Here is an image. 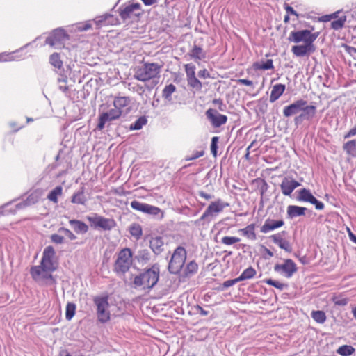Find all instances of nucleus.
I'll return each mask as SVG.
<instances>
[{
  "mask_svg": "<svg viewBox=\"0 0 356 356\" xmlns=\"http://www.w3.org/2000/svg\"><path fill=\"white\" fill-rule=\"evenodd\" d=\"M159 265H152L151 268L134 277V287L143 290L152 289L159 281Z\"/></svg>",
  "mask_w": 356,
  "mask_h": 356,
  "instance_id": "f257e3e1",
  "label": "nucleus"
},
{
  "mask_svg": "<svg viewBox=\"0 0 356 356\" xmlns=\"http://www.w3.org/2000/svg\"><path fill=\"white\" fill-rule=\"evenodd\" d=\"M161 66L155 63H146L134 70V79L145 82L159 77Z\"/></svg>",
  "mask_w": 356,
  "mask_h": 356,
  "instance_id": "f03ea898",
  "label": "nucleus"
},
{
  "mask_svg": "<svg viewBox=\"0 0 356 356\" xmlns=\"http://www.w3.org/2000/svg\"><path fill=\"white\" fill-rule=\"evenodd\" d=\"M133 254L130 248H125L121 250L115 261L113 270L118 274L127 273L133 263Z\"/></svg>",
  "mask_w": 356,
  "mask_h": 356,
  "instance_id": "7ed1b4c3",
  "label": "nucleus"
},
{
  "mask_svg": "<svg viewBox=\"0 0 356 356\" xmlns=\"http://www.w3.org/2000/svg\"><path fill=\"white\" fill-rule=\"evenodd\" d=\"M186 258V251L181 246L177 248L168 264V270L171 273L177 274L184 266Z\"/></svg>",
  "mask_w": 356,
  "mask_h": 356,
  "instance_id": "20e7f679",
  "label": "nucleus"
},
{
  "mask_svg": "<svg viewBox=\"0 0 356 356\" xmlns=\"http://www.w3.org/2000/svg\"><path fill=\"white\" fill-rule=\"evenodd\" d=\"M87 220L95 229H101L104 231H111L117 225L113 218H105L97 213L87 216Z\"/></svg>",
  "mask_w": 356,
  "mask_h": 356,
  "instance_id": "39448f33",
  "label": "nucleus"
},
{
  "mask_svg": "<svg viewBox=\"0 0 356 356\" xmlns=\"http://www.w3.org/2000/svg\"><path fill=\"white\" fill-rule=\"evenodd\" d=\"M94 303L97 307V316L99 322L104 323L111 318L109 303L107 296H97L94 298Z\"/></svg>",
  "mask_w": 356,
  "mask_h": 356,
  "instance_id": "423d86ee",
  "label": "nucleus"
},
{
  "mask_svg": "<svg viewBox=\"0 0 356 356\" xmlns=\"http://www.w3.org/2000/svg\"><path fill=\"white\" fill-rule=\"evenodd\" d=\"M318 36V33H312L309 30H301L298 31H291L289 40L295 43L304 42V44H314V42Z\"/></svg>",
  "mask_w": 356,
  "mask_h": 356,
  "instance_id": "0eeeda50",
  "label": "nucleus"
},
{
  "mask_svg": "<svg viewBox=\"0 0 356 356\" xmlns=\"http://www.w3.org/2000/svg\"><path fill=\"white\" fill-rule=\"evenodd\" d=\"M228 206L229 204L224 202L220 199H218L215 202H212L201 216L200 220H207L208 221H211L218 213L222 212L225 207Z\"/></svg>",
  "mask_w": 356,
  "mask_h": 356,
  "instance_id": "6e6552de",
  "label": "nucleus"
},
{
  "mask_svg": "<svg viewBox=\"0 0 356 356\" xmlns=\"http://www.w3.org/2000/svg\"><path fill=\"white\" fill-rule=\"evenodd\" d=\"M140 9L141 6L140 3H132L124 8H120L119 15L124 21L129 19L135 20L141 15V13L140 12Z\"/></svg>",
  "mask_w": 356,
  "mask_h": 356,
  "instance_id": "1a4fd4ad",
  "label": "nucleus"
},
{
  "mask_svg": "<svg viewBox=\"0 0 356 356\" xmlns=\"http://www.w3.org/2000/svg\"><path fill=\"white\" fill-rule=\"evenodd\" d=\"M130 206L133 209L148 215L156 216L161 213V219L164 216V213L160 208L147 203L134 200L131 202Z\"/></svg>",
  "mask_w": 356,
  "mask_h": 356,
  "instance_id": "9d476101",
  "label": "nucleus"
},
{
  "mask_svg": "<svg viewBox=\"0 0 356 356\" xmlns=\"http://www.w3.org/2000/svg\"><path fill=\"white\" fill-rule=\"evenodd\" d=\"M56 252L51 245L46 247L43 251L41 264L43 265L47 270L54 271L56 268V263L55 261Z\"/></svg>",
  "mask_w": 356,
  "mask_h": 356,
  "instance_id": "9b49d317",
  "label": "nucleus"
},
{
  "mask_svg": "<svg viewBox=\"0 0 356 356\" xmlns=\"http://www.w3.org/2000/svg\"><path fill=\"white\" fill-rule=\"evenodd\" d=\"M67 38V35L63 29H56L51 35L47 38L45 43L51 47L57 48L61 46L63 42Z\"/></svg>",
  "mask_w": 356,
  "mask_h": 356,
  "instance_id": "f8f14e48",
  "label": "nucleus"
},
{
  "mask_svg": "<svg viewBox=\"0 0 356 356\" xmlns=\"http://www.w3.org/2000/svg\"><path fill=\"white\" fill-rule=\"evenodd\" d=\"M122 111L118 108H112L107 112L102 113L99 118L97 129L102 130L107 122H111L118 119L122 115Z\"/></svg>",
  "mask_w": 356,
  "mask_h": 356,
  "instance_id": "ddd939ff",
  "label": "nucleus"
},
{
  "mask_svg": "<svg viewBox=\"0 0 356 356\" xmlns=\"http://www.w3.org/2000/svg\"><path fill=\"white\" fill-rule=\"evenodd\" d=\"M316 108L313 105L303 106V109L300 112V114L294 118V123L296 126L300 124L303 120L311 121L316 115Z\"/></svg>",
  "mask_w": 356,
  "mask_h": 356,
  "instance_id": "4468645a",
  "label": "nucleus"
},
{
  "mask_svg": "<svg viewBox=\"0 0 356 356\" xmlns=\"http://www.w3.org/2000/svg\"><path fill=\"white\" fill-rule=\"evenodd\" d=\"M298 200L302 202H310L315 205V207L318 210H322L324 208V204L318 201L309 191L306 188H302L298 191Z\"/></svg>",
  "mask_w": 356,
  "mask_h": 356,
  "instance_id": "2eb2a0df",
  "label": "nucleus"
},
{
  "mask_svg": "<svg viewBox=\"0 0 356 356\" xmlns=\"http://www.w3.org/2000/svg\"><path fill=\"white\" fill-rule=\"evenodd\" d=\"M274 270L275 272L280 273L286 277L289 278L296 272L297 268L296 264L291 259H286L282 264H276Z\"/></svg>",
  "mask_w": 356,
  "mask_h": 356,
  "instance_id": "dca6fc26",
  "label": "nucleus"
},
{
  "mask_svg": "<svg viewBox=\"0 0 356 356\" xmlns=\"http://www.w3.org/2000/svg\"><path fill=\"white\" fill-rule=\"evenodd\" d=\"M306 104L307 101L302 99H298L284 108L283 115L286 118L297 115L303 109V106Z\"/></svg>",
  "mask_w": 356,
  "mask_h": 356,
  "instance_id": "f3484780",
  "label": "nucleus"
},
{
  "mask_svg": "<svg viewBox=\"0 0 356 356\" xmlns=\"http://www.w3.org/2000/svg\"><path fill=\"white\" fill-rule=\"evenodd\" d=\"M206 116L214 127H220L227 121L226 115L218 113L216 110L213 108H209L206 111Z\"/></svg>",
  "mask_w": 356,
  "mask_h": 356,
  "instance_id": "a211bd4d",
  "label": "nucleus"
},
{
  "mask_svg": "<svg viewBox=\"0 0 356 356\" xmlns=\"http://www.w3.org/2000/svg\"><path fill=\"white\" fill-rule=\"evenodd\" d=\"M51 270H47L43 265L35 266L31 268L30 273L33 279L35 281H40L43 279L51 277Z\"/></svg>",
  "mask_w": 356,
  "mask_h": 356,
  "instance_id": "6ab92c4d",
  "label": "nucleus"
},
{
  "mask_svg": "<svg viewBox=\"0 0 356 356\" xmlns=\"http://www.w3.org/2000/svg\"><path fill=\"white\" fill-rule=\"evenodd\" d=\"M316 51L314 44H303L295 45L291 48L292 53L297 57L309 56Z\"/></svg>",
  "mask_w": 356,
  "mask_h": 356,
  "instance_id": "aec40b11",
  "label": "nucleus"
},
{
  "mask_svg": "<svg viewBox=\"0 0 356 356\" xmlns=\"http://www.w3.org/2000/svg\"><path fill=\"white\" fill-rule=\"evenodd\" d=\"M299 186L300 183L293 179L284 177L280 184V188L284 195L289 196Z\"/></svg>",
  "mask_w": 356,
  "mask_h": 356,
  "instance_id": "412c9836",
  "label": "nucleus"
},
{
  "mask_svg": "<svg viewBox=\"0 0 356 356\" xmlns=\"http://www.w3.org/2000/svg\"><path fill=\"white\" fill-rule=\"evenodd\" d=\"M285 234V232L278 233L276 234L271 235L270 239L276 245H277L281 249L285 250L287 252H292V246L289 241L284 238L282 234Z\"/></svg>",
  "mask_w": 356,
  "mask_h": 356,
  "instance_id": "4be33fe9",
  "label": "nucleus"
},
{
  "mask_svg": "<svg viewBox=\"0 0 356 356\" xmlns=\"http://www.w3.org/2000/svg\"><path fill=\"white\" fill-rule=\"evenodd\" d=\"M284 225L282 219L273 220L267 218L264 225L261 227L260 232L264 234H267L271 231L278 229Z\"/></svg>",
  "mask_w": 356,
  "mask_h": 356,
  "instance_id": "5701e85b",
  "label": "nucleus"
},
{
  "mask_svg": "<svg viewBox=\"0 0 356 356\" xmlns=\"http://www.w3.org/2000/svg\"><path fill=\"white\" fill-rule=\"evenodd\" d=\"M163 241L161 236L152 237L149 241V247L156 254H159L163 251Z\"/></svg>",
  "mask_w": 356,
  "mask_h": 356,
  "instance_id": "b1692460",
  "label": "nucleus"
},
{
  "mask_svg": "<svg viewBox=\"0 0 356 356\" xmlns=\"http://www.w3.org/2000/svg\"><path fill=\"white\" fill-rule=\"evenodd\" d=\"M188 55L196 63L206 58V52L202 48L197 45L193 46V47L190 50Z\"/></svg>",
  "mask_w": 356,
  "mask_h": 356,
  "instance_id": "393cba45",
  "label": "nucleus"
},
{
  "mask_svg": "<svg viewBox=\"0 0 356 356\" xmlns=\"http://www.w3.org/2000/svg\"><path fill=\"white\" fill-rule=\"evenodd\" d=\"M94 21L97 26H100L102 25L114 24L118 19L113 15L106 13L102 16L97 17Z\"/></svg>",
  "mask_w": 356,
  "mask_h": 356,
  "instance_id": "a878e982",
  "label": "nucleus"
},
{
  "mask_svg": "<svg viewBox=\"0 0 356 356\" xmlns=\"http://www.w3.org/2000/svg\"><path fill=\"white\" fill-rule=\"evenodd\" d=\"M87 202V198L85 195V188L81 186L80 189L76 191L72 196L71 202L76 204L84 205Z\"/></svg>",
  "mask_w": 356,
  "mask_h": 356,
  "instance_id": "bb28decb",
  "label": "nucleus"
},
{
  "mask_svg": "<svg viewBox=\"0 0 356 356\" xmlns=\"http://www.w3.org/2000/svg\"><path fill=\"white\" fill-rule=\"evenodd\" d=\"M307 208L296 205H289L287 207V215L289 218L304 216Z\"/></svg>",
  "mask_w": 356,
  "mask_h": 356,
  "instance_id": "cd10ccee",
  "label": "nucleus"
},
{
  "mask_svg": "<svg viewBox=\"0 0 356 356\" xmlns=\"http://www.w3.org/2000/svg\"><path fill=\"white\" fill-rule=\"evenodd\" d=\"M285 88V85L281 83L273 86L270 95V102L273 103L277 100L284 93Z\"/></svg>",
  "mask_w": 356,
  "mask_h": 356,
  "instance_id": "c85d7f7f",
  "label": "nucleus"
},
{
  "mask_svg": "<svg viewBox=\"0 0 356 356\" xmlns=\"http://www.w3.org/2000/svg\"><path fill=\"white\" fill-rule=\"evenodd\" d=\"M70 225L77 234H85L88 230V225L79 220H70L69 221Z\"/></svg>",
  "mask_w": 356,
  "mask_h": 356,
  "instance_id": "c756f323",
  "label": "nucleus"
},
{
  "mask_svg": "<svg viewBox=\"0 0 356 356\" xmlns=\"http://www.w3.org/2000/svg\"><path fill=\"white\" fill-rule=\"evenodd\" d=\"M131 103V99L126 96H116L113 99V106L118 110L127 106Z\"/></svg>",
  "mask_w": 356,
  "mask_h": 356,
  "instance_id": "7c9ffc66",
  "label": "nucleus"
},
{
  "mask_svg": "<svg viewBox=\"0 0 356 356\" xmlns=\"http://www.w3.org/2000/svg\"><path fill=\"white\" fill-rule=\"evenodd\" d=\"M42 195V191L40 189H37L33 191L27 197L26 200L24 201L25 206H30L37 203L40 199L41 198Z\"/></svg>",
  "mask_w": 356,
  "mask_h": 356,
  "instance_id": "2f4dec72",
  "label": "nucleus"
},
{
  "mask_svg": "<svg viewBox=\"0 0 356 356\" xmlns=\"http://www.w3.org/2000/svg\"><path fill=\"white\" fill-rule=\"evenodd\" d=\"M255 225L250 224L246 226L245 228L240 229L242 234L248 238L254 241L257 239V236L254 232Z\"/></svg>",
  "mask_w": 356,
  "mask_h": 356,
  "instance_id": "473e14b6",
  "label": "nucleus"
},
{
  "mask_svg": "<svg viewBox=\"0 0 356 356\" xmlns=\"http://www.w3.org/2000/svg\"><path fill=\"white\" fill-rule=\"evenodd\" d=\"M136 259H137L138 262L141 265L143 266L145 264H147L151 259L150 252L145 249L141 250L138 251L137 255L136 256Z\"/></svg>",
  "mask_w": 356,
  "mask_h": 356,
  "instance_id": "72a5a7b5",
  "label": "nucleus"
},
{
  "mask_svg": "<svg viewBox=\"0 0 356 356\" xmlns=\"http://www.w3.org/2000/svg\"><path fill=\"white\" fill-rule=\"evenodd\" d=\"M343 149L348 155L356 156V140H351L344 143Z\"/></svg>",
  "mask_w": 356,
  "mask_h": 356,
  "instance_id": "f704fd0d",
  "label": "nucleus"
},
{
  "mask_svg": "<svg viewBox=\"0 0 356 356\" xmlns=\"http://www.w3.org/2000/svg\"><path fill=\"white\" fill-rule=\"evenodd\" d=\"M62 194L63 187L61 186H58L51 191H50L47 195V199L54 203H58V197L61 196Z\"/></svg>",
  "mask_w": 356,
  "mask_h": 356,
  "instance_id": "c9c22d12",
  "label": "nucleus"
},
{
  "mask_svg": "<svg viewBox=\"0 0 356 356\" xmlns=\"http://www.w3.org/2000/svg\"><path fill=\"white\" fill-rule=\"evenodd\" d=\"M253 67L255 70H267L274 68L273 62L271 59H268L265 62H256L253 64Z\"/></svg>",
  "mask_w": 356,
  "mask_h": 356,
  "instance_id": "e433bc0d",
  "label": "nucleus"
},
{
  "mask_svg": "<svg viewBox=\"0 0 356 356\" xmlns=\"http://www.w3.org/2000/svg\"><path fill=\"white\" fill-rule=\"evenodd\" d=\"M176 90V87L175 85L170 83L167 85L162 91V97L165 100L168 102L172 101V94L174 93Z\"/></svg>",
  "mask_w": 356,
  "mask_h": 356,
  "instance_id": "4c0bfd02",
  "label": "nucleus"
},
{
  "mask_svg": "<svg viewBox=\"0 0 356 356\" xmlns=\"http://www.w3.org/2000/svg\"><path fill=\"white\" fill-rule=\"evenodd\" d=\"M130 234L136 240H138L143 234L142 227L138 223L132 224L129 227Z\"/></svg>",
  "mask_w": 356,
  "mask_h": 356,
  "instance_id": "58836bf2",
  "label": "nucleus"
},
{
  "mask_svg": "<svg viewBox=\"0 0 356 356\" xmlns=\"http://www.w3.org/2000/svg\"><path fill=\"white\" fill-rule=\"evenodd\" d=\"M256 275V270L252 267H249L244 270L241 275L238 277L239 281H243L245 280L251 279Z\"/></svg>",
  "mask_w": 356,
  "mask_h": 356,
  "instance_id": "ea45409f",
  "label": "nucleus"
},
{
  "mask_svg": "<svg viewBox=\"0 0 356 356\" xmlns=\"http://www.w3.org/2000/svg\"><path fill=\"white\" fill-rule=\"evenodd\" d=\"M354 352L355 348L348 345L341 346L337 350V353L342 356H350Z\"/></svg>",
  "mask_w": 356,
  "mask_h": 356,
  "instance_id": "a19ab883",
  "label": "nucleus"
},
{
  "mask_svg": "<svg viewBox=\"0 0 356 356\" xmlns=\"http://www.w3.org/2000/svg\"><path fill=\"white\" fill-rule=\"evenodd\" d=\"M312 318L318 323H323L326 320V316L324 312L318 310L313 311L311 314Z\"/></svg>",
  "mask_w": 356,
  "mask_h": 356,
  "instance_id": "79ce46f5",
  "label": "nucleus"
},
{
  "mask_svg": "<svg viewBox=\"0 0 356 356\" xmlns=\"http://www.w3.org/2000/svg\"><path fill=\"white\" fill-rule=\"evenodd\" d=\"M49 60L50 63L56 68L60 69L63 66V62L60 60V55L58 53H54L51 54Z\"/></svg>",
  "mask_w": 356,
  "mask_h": 356,
  "instance_id": "37998d69",
  "label": "nucleus"
},
{
  "mask_svg": "<svg viewBox=\"0 0 356 356\" xmlns=\"http://www.w3.org/2000/svg\"><path fill=\"white\" fill-rule=\"evenodd\" d=\"M147 119L145 117H140L130 125L131 130H140L146 124Z\"/></svg>",
  "mask_w": 356,
  "mask_h": 356,
  "instance_id": "c03bdc74",
  "label": "nucleus"
},
{
  "mask_svg": "<svg viewBox=\"0 0 356 356\" xmlns=\"http://www.w3.org/2000/svg\"><path fill=\"white\" fill-rule=\"evenodd\" d=\"M346 21V17L345 15L341 16L337 19L332 21L331 23V26L334 30H339L343 26Z\"/></svg>",
  "mask_w": 356,
  "mask_h": 356,
  "instance_id": "a18cd8bd",
  "label": "nucleus"
},
{
  "mask_svg": "<svg viewBox=\"0 0 356 356\" xmlns=\"http://www.w3.org/2000/svg\"><path fill=\"white\" fill-rule=\"evenodd\" d=\"M187 82L190 87L196 90H200L202 88V83L195 76L188 79Z\"/></svg>",
  "mask_w": 356,
  "mask_h": 356,
  "instance_id": "49530a36",
  "label": "nucleus"
},
{
  "mask_svg": "<svg viewBox=\"0 0 356 356\" xmlns=\"http://www.w3.org/2000/svg\"><path fill=\"white\" fill-rule=\"evenodd\" d=\"M76 305L74 303H67L66 306L65 318L67 320H71L74 316Z\"/></svg>",
  "mask_w": 356,
  "mask_h": 356,
  "instance_id": "de8ad7c7",
  "label": "nucleus"
},
{
  "mask_svg": "<svg viewBox=\"0 0 356 356\" xmlns=\"http://www.w3.org/2000/svg\"><path fill=\"white\" fill-rule=\"evenodd\" d=\"M186 79L195 76V67L192 63H188L184 65Z\"/></svg>",
  "mask_w": 356,
  "mask_h": 356,
  "instance_id": "09e8293b",
  "label": "nucleus"
},
{
  "mask_svg": "<svg viewBox=\"0 0 356 356\" xmlns=\"http://www.w3.org/2000/svg\"><path fill=\"white\" fill-rule=\"evenodd\" d=\"M198 266L196 262L192 261H190L186 268V274L187 275L194 274L197 272Z\"/></svg>",
  "mask_w": 356,
  "mask_h": 356,
  "instance_id": "8fccbe9b",
  "label": "nucleus"
},
{
  "mask_svg": "<svg viewBox=\"0 0 356 356\" xmlns=\"http://www.w3.org/2000/svg\"><path fill=\"white\" fill-rule=\"evenodd\" d=\"M264 282L266 283L268 285L273 286L280 290H283L286 286L284 284L276 280H273L272 279H266L264 280Z\"/></svg>",
  "mask_w": 356,
  "mask_h": 356,
  "instance_id": "3c124183",
  "label": "nucleus"
},
{
  "mask_svg": "<svg viewBox=\"0 0 356 356\" xmlns=\"http://www.w3.org/2000/svg\"><path fill=\"white\" fill-rule=\"evenodd\" d=\"M240 240L241 239L239 238L234 236H224L222 238L221 242L225 245H230L235 243L239 242Z\"/></svg>",
  "mask_w": 356,
  "mask_h": 356,
  "instance_id": "603ef678",
  "label": "nucleus"
},
{
  "mask_svg": "<svg viewBox=\"0 0 356 356\" xmlns=\"http://www.w3.org/2000/svg\"><path fill=\"white\" fill-rule=\"evenodd\" d=\"M58 232L63 233L65 236H67L70 240H75L76 236L68 229L65 227H61L58 229Z\"/></svg>",
  "mask_w": 356,
  "mask_h": 356,
  "instance_id": "864d4df0",
  "label": "nucleus"
},
{
  "mask_svg": "<svg viewBox=\"0 0 356 356\" xmlns=\"http://www.w3.org/2000/svg\"><path fill=\"white\" fill-rule=\"evenodd\" d=\"M342 47L344 48L346 53L353 57L354 59H356V48L346 44H343Z\"/></svg>",
  "mask_w": 356,
  "mask_h": 356,
  "instance_id": "5fc2aeb1",
  "label": "nucleus"
},
{
  "mask_svg": "<svg viewBox=\"0 0 356 356\" xmlns=\"http://www.w3.org/2000/svg\"><path fill=\"white\" fill-rule=\"evenodd\" d=\"M218 142V138L217 136H214L211 139V151L212 154L216 156L217 154V149L218 145L217 143Z\"/></svg>",
  "mask_w": 356,
  "mask_h": 356,
  "instance_id": "6e6d98bb",
  "label": "nucleus"
},
{
  "mask_svg": "<svg viewBox=\"0 0 356 356\" xmlns=\"http://www.w3.org/2000/svg\"><path fill=\"white\" fill-rule=\"evenodd\" d=\"M58 83H59V86H58L59 89L62 92L66 93L68 90V87L66 85L67 79L66 78L58 79Z\"/></svg>",
  "mask_w": 356,
  "mask_h": 356,
  "instance_id": "4d7b16f0",
  "label": "nucleus"
},
{
  "mask_svg": "<svg viewBox=\"0 0 356 356\" xmlns=\"http://www.w3.org/2000/svg\"><path fill=\"white\" fill-rule=\"evenodd\" d=\"M51 240L56 244H61L64 241V238L59 234H54L51 236Z\"/></svg>",
  "mask_w": 356,
  "mask_h": 356,
  "instance_id": "13d9d810",
  "label": "nucleus"
},
{
  "mask_svg": "<svg viewBox=\"0 0 356 356\" xmlns=\"http://www.w3.org/2000/svg\"><path fill=\"white\" fill-rule=\"evenodd\" d=\"M204 151H197L191 154V156L186 158V161H193L204 155Z\"/></svg>",
  "mask_w": 356,
  "mask_h": 356,
  "instance_id": "bf43d9fd",
  "label": "nucleus"
},
{
  "mask_svg": "<svg viewBox=\"0 0 356 356\" xmlns=\"http://www.w3.org/2000/svg\"><path fill=\"white\" fill-rule=\"evenodd\" d=\"M213 104L218 105L219 110L221 111H224L226 108V105L223 103L221 99H214L213 100Z\"/></svg>",
  "mask_w": 356,
  "mask_h": 356,
  "instance_id": "052dcab7",
  "label": "nucleus"
},
{
  "mask_svg": "<svg viewBox=\"0 0 356 356\" xmlns=\"http://www.w3.org/2000/svg\"><path fill=\"white\" fill-rule=\"evenodd\" d=\"M240 282L238 278H235V279H232V280H226L223 282L222 285L225 288H228V287H230L232 286H233L234 284H236L237 282Z\"/></svg>",
  "mask_w": 356,
  "mask_h": 356,
  "instance_id": "680f3d73",
  "label": "nucleus"
},
{
  "mask_svg": "<svg viewBox=\"0 0 356 356\" xmlns=\"http://www.w3.org/2000/svg\"><path fill=\"white\" fill-rule=\"evenodd\" d=\"M13 60V56L11 54H6L5 53L0 54V62H6Z\"/></svg>",
  "mask_w": 356,
  "mask_h": 356,
  "instance_id": "e2e57ef3",
  "label": "nucleus"
},
{
  "mask_svg": "<svg viewBox=\"0 0 356 356\" xmlns=\"http://www.w3.org/2000/svg\"><path fill=\"white\" fill-rule=\"evenodd\" d=\"M284 8L288 14L295 15L297 18L298 17V14L291 6L286 5Z\"/></svg>",
  "mask_w": 356,
  "mask_h": 356,
  "instance_id": "0e129e2a",
  "label": "nucleus"
},
{
  "mask_svg": "<svg viewBox=\"0 0 356 356\" xmlns=\"http://www.w3.org/2000/svg\"><path fill=\"white\" fill-rule=\"evenodd\" d=\"M237 83L242 85H245L248 86H252L253 82L250 80L245 79H240L237 80Z\"/></svg>",
  "mask_w": 356,
  "mask_h": 356,
  "instance_id": "69168bd1",
  "label": "nucleus"
},
{
  "mask_svg": "<svg viewBox=\"0 0 356 356\" xmlns=\"http://www.w3.org/2000/svg\"><path fill=\"white\" fill-rule=\"evenodd\" d=\"M198 76L200 78H204V79H207V78L210 77V74H209V72L206 69L200 70L198 72Z\"/></svg>",
  "mask_w": 356,
  "mask_h": 356,
  "instance_id": "338daca9",
  "label": "nucleus"
},
{
  "mask_svg": "<svg viewBox=\"0 0 356 356\" xmlns=\"http://www.w3.org/2000/svg\"><path fill=\"white\" fill-rule=\"evenodd\" d=\"M356 135V126L351 129L344 136V138H348Z\"/></svg>",
  "mask_w": 356,
  "mask_h": 356,
  "instance_id": "774afa93",
  "label": "nucleus"
}]
</instances>
